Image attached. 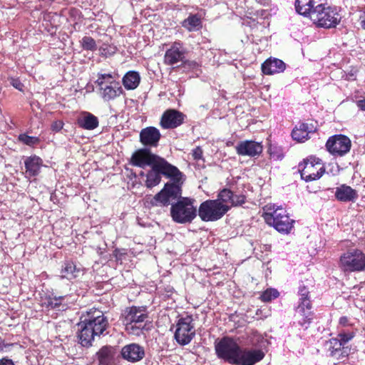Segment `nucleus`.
<instances>
[{
    "label": "nucleus",
    "mask_w": 365,
    "mask_h": 365,
    "mask_svg": "<svg viewBox=\"0 0 365 365\" xmlns=\"http://www.w3.org/2000/svg\"><path fill=\"white\" fill-rule=\"evenodd\" d=\"M133 165L144 168L150 166L151 170L146 174L145 186L152 188L158 185L163 175L171 180L178 181L183 174L175 165L168 163L165 158L153 153L149 148L138 150L131 157Z\"/></svg>",
    "instance_id": "nucleus-1"
},
{
    "label": "nucleus",
    "mask_w": 365,
    "mask_h": 365,
    "mask_svg": "<svg viewBox=\"0 0 365 365\" xmlns=\"http://www.w3.org/2000/svg\"><path fill=\"white\" fill-rule=\"evenodd\" d=\"M251 349H242L232 338L223 337L215 344V352L218 358L231 364H249L253 363L254 356Z\"/></svg>",
    "instance_id": "nucleus-2"
},
{
    "label": "nucleus",
    "mask_w": 365,
    "mask_h": 365,
    "mask_svg": "<svg viewBox=\"0 0 365 365\" xmlns=\"http://www.w3.org/2000/svg\"><path fill=\"white\" fill-rule=\"evenodd\" d=\"M108 325L106 317L101 312H95L94 314L89 317L88 319H85L78 323L79 343L83 346H91L95 336L102 334Z\"/></svg>",
    "instance_id": "nucleus-3"
},
{
    "label": "nucleus",
    "mask_w": 365,
    "mask_h": 365,
    "mask_svg": "<svg viewBox=\"0 0 365 365\" xmlns=\"http://www.w3.org/2000/svg\"><path fill=\"white\" fill-rule=\"evenodd\" d=\"M264 210L263 217L268 225L274 227L279 232H290L294 221L289 218L284 208L275 205H267Z\"/></svg>",
    "instance_id": "nucleus-4"
},
{
    "label": "nucleus",
    "mask_w": 365,
    "mask_h": 365,
    "mask_svg": "<svg viewBox=\"0 0 365 365\" xmlns=\"http://www.w3.org/2000/svg\"><path fill=\"white\" fill-rule=\"evenodd\" d=\"M311 20L318 27L330 29L336 27L339 24L341 17L336 8L328 6L321 2L315 6Z\"/></svg>",
    "instance_id": "nucleus-5"
},
{
    "label": "nucleus",
    "mask_w": 365,
    "mask_h": 365,
    "mask_svg": "<svg viewBox=\"0 0 365 365\" xmlns=\"http://www.w3.org/2000/svg\"><path fill=\"white\" fill-rule=\"evenodd\" d=\"M194 200L182 197L172 204L170 215L174 222L180 224L190 223L197 216V209L194 206Z\"/></svg>",
    "instance_id": "nucleus-6"
},
{
    "label": "nucleus",
    "mask_w": 365,
    "mask_h": 365,
    "mask_svg": "<svg viewBox=\"0 0 365 365\" xmlns=\"http://www.w3.org/2000/svg\"><path fill=\"white\" fill-rule=\"evenodd\" d=\"M299 303L296 309V316L300 326L307 329L312 320V303L309 299L308 287L301 284L298 292Z\"/></svg>",
    "instance_id": "nucleus-7"
},
{
    "label": "nucleus",
    "mask_w": 365,
    "mask_h": 365,
    "mask_svg": "<svg viewBox=\"0 0 365 365\" xmlns=\"http://www.w3.org/2000/svg\"><path fill=\"white\" fill-rule=\"evenodd\" d=\"M339 267L345 272H358L365 270V254L359 249L344 252L339 259Z\"/></svg>",
    "instance_id": "nucleus-8"
},
{
    "label": "nucleus",
    "mask_w": 365,
    "mask_h": 365,
    "mask_svg": "<svg viewBox=\"0 0 365 365\" xmlns=\"http://www.w3.org/2000/svg\"><path fill=\"white\" fill-rule=\"evenodd\" d=\"M230 209V206L219 200H207L200 204L198 215L204 222H213L222 218Z\"/></svg>",
    "instance_id": "nucleus-9"
},
{
    "label": "nucleus",
    "mask_w": 365,
    "mask_h": 365,
    "mask_svg": "<svg viewBox=\"0 0 365 365\" xmlns=\"http://www.w3.org/2000/svg\"><path fill=\"white\" fill-rule=\"evenodd\" d=\"M299 168L302 178L307 182L319 179L325 172L322 160L313 155L299 163Z\"/></svg>",
    "instance_id": "nucleus-10"
},
{
    "label": "nucleus",
    "mask_w": 365,
    "mask_h": 365,
    "mask_svg": "<svg viewBox=\"0 0 365 365\" xmlns=\"http://www.w3.org/2000/svg\"><path fill=\"white\" fill-rule=\"evenodd\" d=\"M96 83L100 88L101 96L105 101L114 100L123 92L120 83L109 73L98 74Z\"/></svg>",
    "instance_id": "nucleus-11"
},
{
    "label": "nucleus",
    "mask_w": 365,
    "mask_h": 365,
    "mask_svg": "<svg viewBox=\"0 0 365 365\" xmlns=\"http://www.w3.org/2000/svg\"><path fill=\"white\" fill-rule=\"evenodd\" d=\"M191 316H186L178 319L175 331V339L180 345L188 344L195 336V329Z\"/></svg>",
    "instance_id": "nucleus-12"
},
{
    "label": "nucleus",
    "mask_w": 365,
    "mask_h": 365,
    "mask_svg": "<svg viewBox=\"0 0 365 365\" xmlns=\"http://www.w3.org/2000/svg\"><path fill=\"white\" fill-rule=\"evenodd\" d=\"M327 151L335 157H342L350 151L351 140L344 135H334L329 138L326 143Z\"/></svg>",
    "instance_id": "nucleus-13"
},
{
    "label": "nucleus",
    "mask_w": 365,
    "mask_h": 365,
    "mask_svg": "<svg viewBox=\"0 0 365 365\" xmlns=\"http://www.w3.org/2000/svg\"><path fill=\"white\" fill-rule=\"evenodd\" d=\"M148 317L145 307L132 306L127 307L122 314L123 324L143 323Z\"/></svg>",
    "instance_id": "nucleus-14"
},
{
    "label": "nucleus",
    "mask_w": 365,
    "mask_h": 365,
    "mask_svg": "<svg viewBox=\"0 0 365 365\" xmlns=\"http://www.w3.org/2000/svg\"><path fill=\"white\" fill-rule=\"evenodd\" d=\"M185 48L182 43L175 41L168 48L164 56V63L168 66H174L180 62H184Z\"/></svg>",
    "instance_id": "nucleus-15"
},
{
    "label": "nucleus",
    "mask_w": 365,
    "mask_h": 365,
    "mask_svg": "<svg viewBox=\"0 0 365 365\" xmlns=\"http://www.w3.org/2000/svg\"><path fill=\"white\" fill-rule=\"evenodd\" d=\"M235 150L239 155L256 157L262 153L263 146L261 143L255 140H243L236 145Z\"/></svg>",
    "instance_id": "nucleus-16"
},
{
    "label": "nucleus",
    "mask_w": 365,
    "mask_h": 365,
    "mask_svg": "<svg viewBox=\"0 0 365 365\" xmlns=\"http://www.w3.org/2000/svg\"><path fill=\"white\" fill-rule=\"evenodd\" d=\"M185 115L173 109L167 110L160 119V125L165 129H172L180 125L184 120Z\"/></svg>",
    "instance_id": "nucleus-17"
},
{
    "label": "nucleus",
    "mask_w": 365,
    "mask_h": 365,
    "mask_svg": "<svg viewBox=\"0 0 365 365\" xmlns=\"http://www.w3.org/2000/svg\"><path fill=\"white\" fill-rule=\"evenodd\" d=\"M120 354L123 359L134 363L143 359L145 350L138 344L132 343L124 346L121 349Z\"/></svg>",
    "instance_id": "nucleus-18"
},
{
    "label": "nucleus",
    "mask_w": 365,
    "mask_h": 365,
    "mask_svg": "<svg viewBox=\"0 0 365 365\" xmlns=\"http://www.w3.org/2000/svg\"><path fill=\"white\" fill-rule=\"evenodd\" d=\"M160 137V130L153 126L145 128L140 132V142L146 147H157Z\"/></svg>",
    "instance_id": "nucleus-19"
},
{
    "label": "nucleus",
    "mask_w": 365,
    "mask_h": 365,
    "mask_svg": "<svg viewBox=\"0 0 365 365\" xmlns=\"http://www.w3.org/2000/svg\"><path fill=\"white\" fill-rule=\"evenodd\" d=\"M316 130L312 123H302L299 127H296L292 132V138L297 142H304L309 138V133Z\"/></svg>",
    "instance_id": "nucleus-20"
},
{
    "label": "nucleus",
    "mask_w": 365,
    "mask_h": 365,
    "mask_svg": "<svg viewBox=\"0 0 365 365\" xmlns=\"http://www.w3.org/2000/svg\"><path fill=\"white\" fill-rule=\"evenodd\" d=\"M24 165L26 174L29 177H34L40 173L41 168L43 167V160L38 156L31 155L25 159Z\"/></svg>",
    "instance_id": "nucleus-21"
},
{
    "label": "nucleus",
    "mask_w": 365,
    "mask_h": 365,
    "mask_svg": "<svg viewBox=\"0 0 365 365\" xmlns=\"http://www.w3.org/2000/svg\"><path fill=\"white\" fill-rule=\"evenodd\" d=\"M285 63L278 58H269L262 64V71L266 75H272L284 71Z\"/></svg>",
    "instance_id": "nucleus-22"
},
{
    "label": "nucleus",
    "mask_w": 365,
    "mask_h": 365,
    "mask_svg": "<svg viewBox=\"0 0 365 365\" xmlns=\"http://www.w3.org/2000/svg\"><path fill=\"white\" fill-rule=\"evenodd\" d=\"M320 3L319 0H296L295 9L298 14L311 19L312 13L315 10V6Z\"/></svg>",
    "instance_id": "nucleus-23"
},
{
    "label": "nucleus",
    "mask_w": 365,
    "mask_h": 365,
    "mask_svg": "<svg viewBox=\"0 0 365 365\" xmlns=\"http://www.w3.org/2000/svg\"><path fill=\"white\" fill-rule=\"evenodd\" d=\"M336 198L341 202L354 201L358 197L357 192L346 185H341L336 188Z\"/></svg>",
    "instance_id": "nucleus-24"
},
{
    "label": "nucleus",
    "mask_w": 365,
    "mask_h": 365,
    "mask_svg": "<svg viewBox=\"0 0 365 365\" xmlns=\"http://www.w3.org/2000/svg\"><path fill=\"white\" fill-rule=\"evenodd\" d=\"M77 123L79 127L86 130H93L99 124L98 118L88 112H83L78 118Z\"/></svg>",
    "instance_id": "nucleus-25"
},
{
    "label": "nucleus",
    "mask_w": 365,
    "mask_h": 365,
    "mask_svg": "<svg viewBox=\"0 0 365 365\" xmlns=\"http://www.w3.org/2000/svg\"><path fill=\"white\" fill-rule=\"evenodd\" d=\"M182 176L178 180H173V182H167L163 189L164 191L167 193L170 200H175L178 198H182V190L181 185L182 183Z\"/></svg>",
    "instance_id": "nucleus-26"
},
{
    "label": "nucleus",
    "mask_w": 365,
    "mask_h": 365,
    "mask_svg": "<svg viewBox=\"0 0 365 365\" xmlns=\"http://www.w3.org/2000/svg\"><path fill=\"white\" fill-rule=\"evenodd\" d=\"M65 296L59 297H46L43 301V306L48 309H56L58 311L64 310L66 309V304L63 302L65 299Z\"/></svg>",
    "instance_id": "nucleus-27"
},
{
    "label": "nucleus",
    "mask_w": 365,
    "mask_h": 365,
    "mask_svg": "<svg viewBox=\"0 0 365 365\" xmlns=\"http://www.w3.org/2000/svg\"><path fill=\"white\" fill-rule=\"evenodd\" d=\"M96 356L99 365H112L113 363V352L110 346H103L96 353Z\"/></svg>",
    "instance_id": "nucleus-28"
},
{
    "label": "nucleus",
    "mask_w": 365,
    "mask_h": 365,
    "mask_svg": "<svg viewBox=\"0 0 365 365\" xmlns=\"http://www.w3.org/2000/svg\"><path fill=\"white\" fill-rule=\"evenodd\" d=\"M81 272V269L78 268L73 262L67 261L63 266L61 269V274L62 277L71 280L78 277Z\"/></svg>",
    "instance_id": "nucleus-29"
},
{
    "label": "nucleus",
    "mask_w": 365,
    "mask_h": 365,
    "mask_svg": "<svg viewBox=\"0 0 365 365\" xmlns=\"http://www.w3.org/2000/svg\"><path fill=\"white\" fill-rule=\"evenodd\" d=\"M140 76L138 72L129 71L123 78L124 87L128 90H133L138 87L140 83Z\"/></svg>",
    "instance_id": "nucleus-30"
},
{
    "label": "nucleus",
    "mask_w": 365,
    "mask_h": 365,
    "mask_svg": "<svg viewBox=\"0 0 365 365\" xmlns=\"http://www.w3.org/2000/svg\"><path fill=\"white\" fill-rule=\"evenodd\" d=\"M182 26L189 31H198L201 27V20L197 15H190L182 22Z\"/></svg>",
    "instance_id": "nucleus-31"
},
{
    "label": "nucleus",
    "mask_w": 365,
    "mask_h": 365,
    "mask_svg": "<svg viewBox=\"0 0 365 365\" xmlns=\"http://www.w3.org/2000/svg\"><path fill=\"white\" fill-rule=\"evenodd\" d=\"M125 327V331L129 334L140 336L143 333L145 325L143 323H133V324H123Z\"/></svg>",
    "instance_id": "nucleus-32"
},
{
    "label": "nucleus",
    "mask_w": 365,
    "mask_h": 365,
    "mask_svg": "<svg viewBox=\"0 0 365 365\" xmlns=\"http://www.w3.org/2000/svg\"><path fill=\"white\" fill-rule=\"evenodd\" d=\"M329 350L331 356L336 355L337 352L340 351L341 348L344 347L343 344L338 337L331 339L329 341Z\"/></svg>",
    "instance_id": "nucleus-33"
},
{
    "label": "nucleus",
    "mask_w": 365,
    "mask_h": 365,
    "mask_svg": "<svg viewBox=\"0 0 365 365\" xmlns=\"http://www.w3.org/2000/svg\"><path fill=\"white\" fill-rule=\"evenodd\" d=\"M232 193L228 189H223L219 192L216 200H219L223 205H231Z\"/></svg>",
    "instance_id": "nucleus-34"
},
{
    "label": "nucleus",
    "mask_w": 365,
    "mask_h": 365,
    "mask_svg": "<svg viewBox=\"0 0 365 365\" xmlns=\"http://www.w3.org/2000/svg\"><path fill=\"white\" fill-rule=\"evenodd\" d=\"M279 292L275 289H267L260 296V299L263 302H270L272 299L279 297Z\"/></svg>",
    "instance_id": "nucleus-35"
},
{
    "label": "nucleus",
    "mask_w": 365,
    "mask_h": 365,
    "mask_svg": "<svg viewBox=\"0 0 365 365\" xmlns=\"http://www.w3.org/2000/svg\"><path fill=\"white\" fill-rule=\"evenodd\" d=\"M82 47L86 50L93 51L96 49L95 40L90 36H84L81 41Z\"/></svg>",
    "instance_id": "nucleus-36"
},
{
    "label": "nucleus",
    "mask_w": 365,
    "mask_h": 365,
    "mask_svg": "<svg viewBox=\"0 0 365 365\" xmlns=\"http://www.w3.org/2000/svg\"><path fill=\"white\" fill-rule=\"evenodd\" d=\"M19 141L22 142L25 145L31 146L38 143V138L34 136H29L25 133L20 134L19 135Z\"/></svg>",
    "instance_id": "nucleus-37"
},
{
    "label": "nucleus",
    "mask_w": 365,
    "mask_h": 365,
    "mask_svg": "<svg viewBox=\"0 0 365 365\" xmlns=\"http://www.w3.org/2000/svg\"><path fill=\"white\" fill-rule=\"evenodd\" d=\"M158 198L159 202L161 207L168 206L170 204V199L164 191V189L161 190L158 193L156 194Z\"/></svg>",
    "instance_id": "nucleus-38"
},
{
    "label": "nucleus",
    "mask_w": 365,
    "mask_h": 365,
    "mask_svg": "<svg viewBox=\"0 0 365 365\" xmlns=\"http://www.w3.org/2000/svg\"><path fill=\"white\" fill-rule=\"evenodd\" d=\"M250 352H252V356H254L253 363H250L249 364H240V365H254L255 364L260 361L264 357V354L262 350L259 349H251Z\"/></svg>",
    "instance_id": "nucleus-39"
},
{
    "label": "nucleus",
    "mask_w": 365,
    "mask_h": 365,
    "mask_svg": "<svg viewBox=\"0 0 365 365\" xmlns=\"http://www.w3.org/2000/svg\"><path fill=\"white\" fill-rule=\"evenodd\" d=\"M245 202V196L243 195H235L232 193L231 207L240 206Z\"/></svg>",
    "instance_id": "nucleus-40"
},
{
    "label": "nucleus",
    "mask_w": 365,
    "mask_h": 365,
    "mask_svg": "<svg viewBox=\"0 0 365 365\" xmlns=\"http://www.w3.org/2000/svg\"><path fill=\"white\" fill-rule=\"evenodd\" d=\"M355 336V333L353 331L349 332H340L337 337L339 338L341 343L344 346L346 343L351 341Z\"/></svg>",
    "instance_id": "nucleus-41"
},
{
    "label": "nucleus",
    "mask_w": 365,
    "mask_h": 365,
    "mask_svg": "<svg viewBox=\"0 0 365 365\" xmlns=\"http://www.w3.org/2000/svg\"><path fill=\"white\" fill-rule=\"evenodd\" d=\"M202 150L200 147H196L195 149L192 150V157L195 160H200L202 158Z\"/></svg>",
    "instance_id": "nucleus-42"
},
{
    "label": "nucleus",
    "mask_w": 365,
    "mask_h": 365,
    "mask_svg": "<svg viewBox=\"0 0 365 365\" xmlns=\"http://www.w3.org/2000/svg\"><path fill=\"white\" fill-rule=\"evenodd\" d=\"M10 83L15 88L21 91H23L24 85L19 79L11 78Z\"/></svg>",
    "instance_id": "nucleus-43"
},
{
    "label": "nucleus",
    "mask_w": 365,
    "mask_h": 365,
    "mask_svg": "<svg viewBox=\"0 0 365 365\" xmlns=\"http://www.w3.org/2000/svg\"><path fill=\"white\" fill-rule=\"evenodd\" d=\"M146 203H148V207L160 206L156 195L153 197L150 198V200H147Z\"/></svg>",
    "instance_id": "nucleus-44"
},
{
    "label": "nucleus",
    "mask_w": 365,
    "mask_h": 365,
    "mask_svg": "<svg viewBox=\"0 0 365 365\" xmlns=\"http://www.w3.org/2000/svg\"><path fill=\"white\" fill-rule=\"evenodd\" d=\"M339 325L341 327H350L352 326V324L350 322V319L347 317H341L339 321Z\"/></svg>",
    "instance_id": "nucleus-45"
},
{
    "label": "nucleus",
    "mask_w": 365,
    "mask_h": 365,
    "mask_svg": "<svg viewBox=\"0 0 365 365\" xmlns=\"http://www.w3.org/2000/svg\"><path fill=\"white\" fill-rule=\"evenodd\" d=\"M63 123L61 120H56L51 124L53 130L59 131L63 128Z\"/></svg>",
    "instance_id": "nucleus-46"
},
{
    "label": "nucleus",
    "mask_w": 365,
    "mask_h": 365,
    "mask_svg": "<svg viewBox=\"0 0 365 365\" xmlns=\"http://www.w3.org/2000/svg\"><path fill=\"white\" fill-rule=\"evenodd\" d=\"M0 365H15L11 359L3 358L0 359Z\"/></svg>",
    "instance_id": "nucleus-47"
},
{
    "label": "nucleus",
    "mask_w": 365,
    "mask_h": 365,
    "mask_svg": "<svg viewBox=\"0 0 365 365\" xmlns=\"http://www.w3.org/2000/svg\"><path fill=\"white\" fill-rule=\"evenodd\" d=\"M115 52V49L113 47H109L108 51H106V48H102V53L104 55H111Z\"/></svg>",
    "instance_id": "nucleus-48"
},
{
    "label": "nucleus",
    "mask_w": 365,
    "mask_h": 365,
    "mask_svg": "<svg viewBox=\"0 0 365 365\" xmlns=\"http://www.w3.org/2000/svg\"><path fill=\"white\" fill-rule=\"evenodd\" d=\"M356 105L360 110L365 111V99L356 101Z\"/></svg>",
    "instance_id": "nucleus-49"
},
{
    "label": "nucleus",
    "mask_w": 365,
    "mask_h": 365,
    "mask_svg": "<svg viewBox=\"0 0 365 365\" xmlns=\"http://www.w3.org/2000/svg\"><path fill=\"white\" fill-rule=\"evenodd\" d=\"M185 66H188L190 68H195L198 66V64L195 61H186L185 62Z\"/></svg>",
    "instance_id": "nucleus-50"
},
{
    "label": "nucleus",
    "mask_w": 365,
    "mask_h": 365,
    "mask_svg": "<svg viewBox=\"0 0 365 365\" xmlns=\"http://www.w3.org/2000/svg\"><path fill=\"white\" fill-rule=\"evenodd\" d=\"M270 155L272 158H274L275 160H280L283 157L282 155H275L273 152H271Z\"/></svg>",
    "instance_id": "nucleus-51"
},
{
    "label": "nucleus",
    "mask_w": 365,
    "mask_h": 365,
    "mask_svg": "<svg viewBox=\"0 0 365 365\" xmlns=\"http://www.w3.org/2000/svg\"><path fill=\"white\" fill-rule=\"evenodd\" d=\"M361 25L364 29H365V16L361 21Z\"/></svg>",
    "instance_id": "nucleus-52"
}]
</instances>
